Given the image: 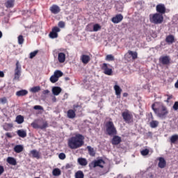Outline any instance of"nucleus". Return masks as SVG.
<instances>
[{
	"label": "nucleus",
	"instance_id": "f257e3e1",
	"mask_svg": "<svg viewBox=\"0 0 178 178\" xmlns=\"http://www.w3.org/2000/svg\"><path fill=\"white\" fill-rule=\"evenodd\" d=\"M84 145V136L77 134L68 140V147L71 149H77Z\"/></svg>",
	"mask_w": 178,
	"mask_h": 178
},
{
	"label": "nucleus",
	"instance_id": "f03ea898",
	"mask_svg": "<svg viewBox=\"0 0 178 178\" xmlns=\"http://www.w3.org/2000/svg\"><path fill=\"white\" fill-rule=\"evenodd\" d=\"M152 109L159 119H166L169 115V110L165 105H160L156 107V103L152 105Z\"/></svg>",
	"mask_w": 178,
	"mask_h": 178
},
{
	"label": "nucleus",
	"instance_id": "7ed1b4c3",
	"mask_svg": "<svg viewBox=\"0 0 178 178\" xmlns=\"http://www.w3.org/2000/svg\"><path fill=\"white\" fill-rule=\"evenodd\" d=\"M106 131L108 136H116L118 134V130L116 129V127H115V124L112 121H108L105 124Z\"/></svg>",
	"mask_w": 178,
	"mask_h": 178
},
{
	"label": "nucleus",
	"instance_id": "20e7f679",
	"mask_svg": "<svg viewBox=\"0 0 178 178\" xmlns=\"http://www.w3.org/2000/svg\"><path fill=\"white\" fill-rule=\"evenodd\" d=\"M149 22L154 24H161L163 22V15L158 13L150 14Z\"/></svg>",
	"mask_w": 178,
	"mask_h": 178
},
{
	"label": "nucleus",
	"instance_id": "39448f33",
	"mask_svg": "<svg viewBox=\"0 0 178 178\" xmlns=\"http://www.w3.org/2000/svg\"><path fill=\"white\" fill-rule=\"evenodd\" d=\"M122 119L124 120V122L125 123H133L134 122V118L133 114L130 113L128 110H126L125 111L122 113Z\"/></svg>",
	"mask_w": 178,
	"mask_h": 178
},
{
	"label": "nucleus",
	"instance_id": "423d86ee",
	"mask_svg": "<svg viewBox=\"0 0 178 178\" xmlns=\"http://www.w3.org/2000/svg\"><path fill=\"white\" fill-rule=\"evenodd\" d=\"M14 80H20V76H22V65L19 60H17L15 64V69L14 70Z\"/></svg>",
	"mask_w": 178,
	"mask_h": 178
},
{
	"label": "nucleus",
	"instance_id": "0eeeda50",
	"mask_svg": "<svg viewBox=\"0 0 178 178\" xmlns=\"http://www.w3.org/2000/svg\"><path fill=\"white\" fill-rule=\"evenodd\" d=\"M105 165V161L104 160L102 159L95 160L89 164V168L90 169L97 168V166H99V168H104V165Z\"/></svg>",
	"mask_w": 178,
	"mask_h": 178
},
{
	"label": "nucleus",
	"instance_id": "6e6552de",
	"mask_svg": "<svg viewBox=\"0 0 178 178\" xmlns=\"http://www.w3.org/2000/svg\"><path fill=\"white\" fill-rule=\"evenodd\" d=\"M60 32V29L58 26L52 28L51 31L49 34V38H58V33Z\"/></svg>",
	"mask_w": 178,
	"mask_h": 178
},
{
	"label": "nucleus",
	"instance_id": "1a4fd4ad",
	"mask_svg": "<svg viewBox=\"0 0 178 178\" xmlns=\"http://www.w3.org/2000/svg\"><path fill=\"white\" fill-rule=\"evenodd\" d=\"M102 70H103V73L106 74L107 76H112L113 71H112V68L108 67V64L103 63L102 65Z\"/></svg>",
	"mask_w": 178,
	"mask_h": 178
},
{
	"label": "nucleus",
	"instance_id": "9d476101",
	"mask_svg": "<svg viewBox=\"0 0 178 178\" xmlns=\"http://www.w3.org/2000/svg\"><path fill=\"white\" fill-rule=\"evenodd\" d=\"M127 59H130L131 58L133 60H136L138 58V53L137 51H133L131 50H129L127 53L125 54Z\"/></svg>",
	"mask_w": 178,
	"mask_h": 178
},
{
	"label": "nucleus",
	"instance_id": "9b49d317",
	"mask_svg": "<svg viewBox=\"0 0 178 178\" xmlns=\"http://www.w3.org/2000/svg\"><path fill=\"white\" fill-rule=\"evenodd\" d=\"M156 10L157 13L160 15H165L166 13V7L163 3H159L156 6Z\"/></svg>",
	"mask_w": 178,
	"mask_h": 178
},
{
	"label": "nucleus",
	"instance_id": "f8f14e48",
	"mask_svg": "<svg viewBox=\"0 0 178 178\" xmlns=\"http://www.w3.org/2000/svg\"><path fill=\"white\" fill-rule=\"evenodd\" d=\"M31 126L33 128V129H40V130H44V129H47V127H48V122H44L42 125H39L38 124H37L36 122H32L31 124Z\"/></svg>",
	"mask_w": 178,
	"mask_h": 178
},
{
	"label": "nucleus",
	"instance_id": "ddd939ff",
	"mask_svg": "<svg viewBox=\"0 0 178 178\" xmlns=\"http://www.w3.org/2000/svg\"><path fill=\"white\" fill-rule=\"evenodd\" d=\"M159 62L161 65H170V57L169 56H163L159 58Z\"/></svg>",
	"mask_w": 178,
	"mask_h": 178
},
{
	"label": "nucleus",
	"instance_id": "4468645a",
	"mask_svg": "<svg viewBox=\"0 0 178 178\" xmlns=\"http://www.w3.org/2000/svg\"><path fill=\"white\" fill-rule=\"evenodd\" d=\"M120 143H122V137L118 135H113V137L111 140V144H113V145H119Z\"/></svg>",
	"mask_w": 178,
	"mask_h": 178
},
{
	"label": "nucleus",
	"instance_id": "2eb2a0df",
	"mask_svg": "<svg viewBox=\"0 0 178 178\" xmlns=\"http://www.w3.org/2000/svg\"><path fill=\"white\" fill-rule=\"evenodd\" d=\"M122 20H123V15L122 14H118L111 19V22L115 24H118V23H120Z\"/></svg>",
	"mask_w": 178,
	"mask_h": 178
},
{
	"label": "nucleus",
	"instance_id": "dca6fc26",
	"mask_svg": "<svg viewBox=\"0 0 178 178\" xmlns=\"http://www.w3.org/2000/svg\"><path fill=\"white\" fill-rule=\"evenodd\" d=\"M80 59L83 65H87L91 60L90 56L86 54L81 55Z\"/></svg>",
	"mask_w": 178,
	"mask_h": 178
},
{
	"label": "nucleus",
	"instance_id": "f3484780",
	"mask_svg": "<svg viewBox=\"0 0 178 178\" xmlns=\"http://www.w3.org/2000/svg\"><path fill=\"white\" fill-rule=\"evenodd\" d=\"M113 89L115 91V95L117 96V98H120L122 91V88H120V86H119V85H115Z\"/></svg>",
	"mask_w": 178,
	"mask_h": 178
},
{
	"label": "nucleus",
	"instance_id": "a211bd4d",
	"mask_svg": "<svg viewBox=\"0 0 178 178\" xmlns=\"http://www.w3.org/2000/svg\"><path fill=\"white\" fill-rule=\"evenodd\" d=\"M50 11L54 15H58V13H59V12H60V8L56 5H53L50 8Z\"/></svg>",
	"mask_w": 178,
	"mask_h": 178
},
{
	"label": "nucleus",
	"instance_id": "6ab92c4d",
	"mask_svg": "<svg viewBox=\"0 0 178 178\" xmlns=\"http://www.w3.org/2000/svg\"><path fill=\"white\" fill-rule=\"evenodd\" d=\"M58 60L60 63H65V60H66V54L63 52L58 53Z\"/></svg>",
	"mask_w": 178,
	"mask_h": 178
},
{
	"label": "nucleus",
	"instance_id": "aec40b11",
	"mask_svg": "<svg viewBox=\"0 0 178 178\" xmlns=\"http://www.w3.org/2000/svg\"><path fill=\"white\" fill-rule=\"evenodd\" d=\"M159 161L158 164L159 168H160L161 169H163V168L166 166V161L163 157H160L159 159Z\"/></svg>",
	"mask_w": 178,
	"mask_h": 178
},
{
	"label": "nucleus",
	"instance_id": "412c9836",
	"mask_svg": "<svg viewBox=\"0 0 178 178\" xmlns=\"http://www.w3.org/2000/svg\"><path fill=\"white\" fill-rule=\"evenodd\" d=\"M62 92V88L59 86H54L52 88V93L54 95H59Z\"/></svg>",
	"mask_w": 178,
	"mask_h": 178
},
{
	"label": "nucleus",
	"instance_id": "4be33fe9",
	"mask_svg": "<svg viewBox=\"0 0 178 178\" xmlns=\"http://www.w3.org/2000/svg\"><path fill=\"white\" fill-rule=\"evenodd\" d=\"M67 115L69 119H74L76 118V111L72 109H70L67 112Z\"/></svg>",
	"mask_w": 178,
	"mask_h": 178
},
{
	"label": "nucleus",
	"instance_id": "5701e85b",
	"mask_svg": "<svg viewBox=\"0 0 178 178\" xmlns=\"http://www.w3.org/2000/svg\"><path fill=\"white\" fill-rule=\"evenodd\" d=\"M78 163L81 165V166H87L88 164V161L85 158L80 157L78 159Z\"/></svg>",
	"mask_w": 178,
	"mask_h": 178
},
{
	"label": "nucleus",
	"instance_id": "b1692460",
	"mask_svg": "<svg viewBox=\"0 0 178 178\" xmlns=\"http://www.w3.org/2000/svg\"><path fill=\"white\" fill-rule=\"evenodd\" d=\"M17 134L22 138H25V137H27V132L23 129H19L17 131Z\"/></svg>",
	"mask_w": 178,
	"mask_h": 178
},
{
	"label": "nucleus",
	"instance_id": "393cba45",
	"mask_svg": "<svg viewBox=\"0 0 178 178\" xmlns=\"http://www.w3.org/2000/svg\"><path fill=\"white\" fill-rule=\"evenodd\" d=\"M7 162L9 165H12L13 166H16V165H17V161H16V159L13 157H8Z\"/></svg>",
	"mask_w": 178,
	"mask_h": 178
},
{
	"label": "nucleus",
	"instance_id": "a878e982",
	"mask_svg": "<svg viewBox=\"0 0 178 178\" xmlns=\"http://www.w3.org/2000/svg\"><path fill=\"white\" fill-rule=\"evenodd\" d=\"M29 94V91L27 90H21L16 92L17 97H24Z\"/></svg>",
	"mask_w": 178,
	"mask_h": 178
},
{
	"label": "nucleus",
	"instance_id": "bb28decb",
	"mask_svg": "<svg viewBox=\"0 0 178 178\" xmlns=\"http://www.w3.org/2000/svg\"><path fill=\"white\" fill-rule=\"evenodd\" d=\"M170 144H176L178 143V134H174L170 137Z\"/></svg>",
	"mask_w": 178,
	"mask_h": 178
},
{
	"label": "nucleus",
	"instance_id": "cd10ccee",
	"mask_svg": "<svg viewBox=\"0 0 178 178\" xmlns=\"http://www.w3.org/2000/svg\"><path fill=\"white\" fill-rule=\"evenodd\" d=\"M167 44H173L175 42V36L173 35H169L165 38Z\"/></svg>",
	"mask_w": 178,
	"mask_h": 178
},
{
	"label": "nucleus",
	"instance_id": "c85d7f7f",
	"mask_svg": "<svg viewBox=\"0 0 178 178\" xmlns=\"http://www.w3.org/2000/svg\"><path fill=\"white\" fill-rule=\"evenodd\" d=\"M23 149H24V147H23V145H17L14 147V151L17 154H20V152H22Z\"/></svg>",
	"mask_w": 178,
	"mask_h": 178
},
{
	"label": "nucleus",
	"instance_id": "c756f323",
	"mask_svg": "<svg viewBox=\"0 0 178 178\" xmlns=\"http://www.w3.org/2000/svg\"><path fill=\"white\" fill-rule=\"evenodd\" d=\"M149 126L152 129H156L159 126V122L157 120H152V122H149Z\"/></svg>",
	"mask_w": 178,
	"mask_h": 178
},
{
	"label": "nucleus",
	"instance_id": "7c9ffc66",
	"mask_svg": "<svg viewBox=\"0 0 178 178\" xmlns=\"http://www.w3.org/2000/svg\"><path fill=\"white\" fill-rule=\"evenodd\" d=\"M5 6L8 8L15 6V0H7L5 3Z\"/></svg>",
	"mask_w": 178,
	"mask_h": 178
},
{
	"label": "nucleus",
	"instance_id": "2f4dec72",
	"mask_svg": "<svg viewBox=\"0 0 178 178\" xmlns=\"http://www.w3.org/2000/svg\"><path fill=\"white\" fill-rule=\"evenodd\" d=\"M31 154L33 158L36 159H40V152L35 149L31 150Z\"/></svg>",
	"mask_w": 178,
	"mask_h": 178
},
{
	"label": "nucleus",
	"instance_id": "473e14b6",
	"mask_svg": "<svg viewBox=\"0 0 178 178\" xmlns=\"http://www.w3.org/2000/svg\"><path fill=\"white\" fill-rule=\"evenodd\" d=\"M15 122H17V123H18V124H22V123H23V122H24V117H23L22 115H17L16 117Z\"/></svg>",
	"mask_w": 178,
	"mask_h": 178
},
{
	"label": "nucleus",
	"instance_id": "72a5a7b5",
	"mask_svg": "<svg viewBox=\"0 0 178 178\" xmlns=\"http://www.w3.org/2000/svg\"><path fill=\"white\" fill-rule=\"evenodd\" d=\"M61 174H62V172L59 168H54L52 171L53 176H60Z\"/></svg>",
	"mask_w": 178,
	"mask_h": 178
},
{
	"label": "nucleus",
	"instance_id": "f704fd0d",
	"mask_svg": "<svg viewBox=\"0 0 178 178\" xmlns=\"http://www.w3.org/2000/svg\"><path fill=\"white\" fill-rule=\"evenodd\" d=\"M30 91H31V92H33V93L39 92V91H41V87L34 86L31 88Z\"/></svg>",
	"mask_w": 178,
	"mask_h": 178
},
{
	"label": "nucleus",
	"instance_id": "c9c22d12",
	"mask_svg": "<svg viewBox=\"0 0 178 178\" xmlns=\"http://www.w3.org/2000/svg\"><path fill=\"white\" fill-rule=\"evenodd\" d=\"M89 155L90 156H95V152L94 151V148L91 147L90 146L87 147Z\"/></svg>",
	"mask_w": 178,
	"mask_h": 178
},
{
	"label": "nucleus",
	"instance_id": "e433bc0d",
	"mask_svg": "<svg viewBox=\"0 0 178 178\" xmlns=\"http://www.w3.org/2000/svg\"><path fill=\"white\" fill-rule=\"evenodd\" d=\"M75 178H84V173L81 170H79L75 173Z\"/></svg>",
	"mask_w": 178,
	"mask_h": 178
},
{
	"label": "nucleus",
	"instance_id": "4c0bfd02",
	"mask_svg": "<svg viewBox=\"0 0 178 178\" xmlns=\"http://www.w3.org/2000/svg\"><path fill=\"white\" fill-rule=\"evenodd\" d=\"M54 75L59 79V77H62V76H63V72L60 70H56Z\"/></svg>",
	"mask_w": 178,
	"mask_h": 178
},
{
	"label": "nucleus",
	"instance_id": "58836bf2",
	"mask_svg": "<svg viewBox=\"0 0 178 178\" xmlns=\"http://www.w3.org/2000/svg\"><path fill=\"white\" fill-rule=\"evenodd\" d=\"M106 60H107L108 62H112L113 60H115V56H113L112 54H108L106 56Z\"/></svg>",
	"mask_w": 178,
	"mask_h": 178
},
{
	"label": "nucleus",
	"instance_id": "ea45409f",
	"mask_svg": "<svg viewBox=\"0 0 178 178\" xmlns=\"http://www.w3.org/2000/svg\"><path fill=\"white\" fill-rule=\"evenodd\" d=\"M24 42V38L22 35H19L18 36V44L19 45H23V43Z\"/></svg>",
	"mask_w": 178,
	"mask_h": 178
},
{
	"label": "nucleus",
	"instance_id": "a19ab883",
	"mask_svg": "<svg viewBox=\"0 0 178 178\" xmlns=\"http://www.w3.org/2000/svg\"><path fill=\"white\" fill-rule=\"evenodd\" d=\"M102 29V26L99 24H95L94 26H93V31H99V30H101Z\"/></svg>",
	"mask_w": 178,
	"mask_h": 178
},
{
	"label": "nucleus",
	"instance_id": "79ce46f5",
	"mask_svg": "<svg viewBox=\"0 0 178 178\" xmlns=\"http://www.w3.org/2000/svg\"><path fill=\"white\" fill-rule=\"evenodd\" d=\"M37 54H38V50H35L33 52H31L29 54L30 59H33V58H35V56H37Z\"/></svg>",
	"mask_w": 178,
	"mask_h": 178
},
{
	"label": "nucleus",
	"instance_id": "37998d69",
	"mask_svg": "<svg viewBox=\"0 0 178 178\" xmlns=\"http://www.w3.org/2000/svg\"><path fill=\"white\" fill-rule=\"evenodd\" d=\"M141 155L145 156L149 154V150L148 149H145L140 152Z\"/></svg>",
	"mask_w": 178,
	"mask_h": 178
},
{
	"label": "nucleus",
	"instance_id": "c03bdc74",
	"mask_svg": "<svg viewBox=\"0 0 178 178\" xmlns=\"http://www.w3.org/2000/svg\"><path fill=\"white\" fill-rule=\"evenodd\" d=\"M59 79L56 78L54 74L50 77L51 83H56Z\"/></svg>",
	"mask_w": 178,
	"mask_h": 178
},
{
	"label": "nucleus",
	"instance_id": "a18cd8bd",
	"mask_svg": "<svg viewBox=\"0 0 178 178\" xmlns=\"http://www.w3.org/2000/svg\"><path fill=\"white\" fill-rule=\"evenodd\" d=\"M33 109H35V111H43L44 108H42V106H41L36 105L34 106Z\"/></svg>",
	"mask_w": 178,
	"mask_h": 178
},
{
	"label": "nucleus",
	"instance_id": "49530a36",
	"mask_svg": "<svg viewBox=\"0 0 178 178\" xmlns=\"http://www.w3.org/2000/svg\"><path fill=\"white\" fill-rule=\"evenodd\" d=\"M58 157L60 159H66V154H65V153H60L58 155Z\"/></svg>",
	"mask_w": 178,
	"mask_h": 178
},
{
	"label": "nucleus",
	"instance_id": "de8ad7c7",
	"mask_svg": "<svg viewBox=\"0 0 178 178\" xmlns=\"http://www.w3.org/2000/svg\"><path fill=\"white\" fill-rule=\"evenodd\" d=\"M0 102H1V104H5L8 102V99H6V97L1 98Z\"/></svg>",
	"mask_w": 178,
	"mask_h": 178
},
{
	"label": "nucleus",
	"instance_id": "09e8293b",
	"mask_svg": "<svg viewBox=\"0 0 178 178\" xmlns=\"http://www.w3.org/2000/svg\"><path fill=\"white\" fill-rule=\"evenodd\" d=\"M58 27H60V29H63V27H65V22L63 21L59 22Z\"/></svg>",
	"mask_w": 178,
	"mask_h": 178
},
{
	"label": "nucleus",
	"instance_id": "8fccbe9b",
	"mask_svg": "<svg viewBox=\"0 0 178 178\" xmlns=\"http://www.w3.org/2000/svg\"><path fill=\"white\" fill-rule=\"evenodd\" d=\"M172 108L175 111H178V102H175Z\"/></svg>",
	"mask_w": 178,
	"mask_h": 178
},
{
	"label": "nucleus",
	"instance_id": "3c124183",
	"mask_svg": "<svg viewBox=\"0 0 178 178\" xmlns=\"http://www.w3.org/2000/svg\"><path fill=\"white\" fill-rule=\"evenodd\" d=\"M5 172V168L2 165H0V176Z\"/></svg>",
	"mask_w": 178,
	"mask_h": 178
},
{
	"label": "nucleus",
	"instance_id": "603ef678",
	"mask_svg": "<svg viewBox=\"0 0 178 178\" xmlns=\"http://www.w3.org/2000/svg\"><path fill=\"white\" fill-rule=\"evenodd\" d=\"M167 100L165 101V102H169V101H170V99H172V98H173V96L172 95H167Z\"/></svg>",
	"mask_w": 178,
	"mask_h": 178
},
{
	"label": "nucleus",
	"instance_id": "864d4df0",
	"mask_svg": "<svg viewBox=\"0 0 178 178\" xmlns=\"http://www.w3.org/2000/svg\"><path fill=\"white\" fill-rule=\"evenodd\" d=\"M6 136L8 137V138H12V137H13V136H12V134H10V132L6 133Z\"/></svg>",
	"mask_w": 178,
	"mask_h": 178
},
{
	"label": "nucleus",
	"instance_id": "5fc2aeb1",
	"mask_svg": "<svg viewBox=\"0 0 178 178\" xmlns=\"http://www.w3.org/2000/svg\"><path fill=\"white\" fill-rule=\"evenodd\" d=\"M47 94H49V90H44L42 91V95H47Z\"/></svg>",
	"mask_w": 178,
	"mask_h": 178
},
{
	"label": "nucleus",
	"instance_id": "6e6d98bb",
	"mask_svg": "<svg viewBox=\"0 0 178 178\" xmlns=\"http://www.w3.org/2000/svg\"><path fill=\"white\" fill-rule=\"evenodd\" d=\"M149 116L150 117L151 120H154V115H152V113H149Z\"/></svg>",
	"mask_w": 178,
	"mask_h": 178
},
{
	"label": "nucleus",
	"instance_id": "4d7b16f0",
	"mask_svg": "<svg viewBox=\"0 0 178 178\" xmlns=\"http://www.w3.org/2000/svg\"><path fill=\"white\" fill-rule=\"evenodd\" d=\"M0 77H5V74L2 71H0Z\"/></svg>",
	"mask_w": 178,
	"mask_h": 178
},
{
	"label": "nucleus",
	"instance_id": "13d9d810",
	"mask_svg": "<svg viewBox=\"0 0 178 178\" xmlns=\"http://www.w3.org/2000/svg\"><path fill=\"white\" fill-rule=\"evenodd\" d=\"M6 126L8 127L12 128V127H13V124H6Z\"/></svg>",
	"mask_w": 178,
	"mask_h": 178
},
{
	"label": "nucleus",
	"instance_id": "bf43d9fd",
	"mask_svg": "<svg viewBox=\"0 0 178 178\" xmlns=\"http://www.w3.org/2000/svg\"><path fill=\"white\" fill-rule=\"evenodd\" d=\"M129 94L127 92L123 93V97H128Z\"/></svg>",
	"mask_w": 178,
	"mask_h": 178
},
{
	"label": "nucleus",
	"instance_id": "052dcab7",
	"mask_svg": "<svg viewBox=\"0 0 178 178\" xmlns=\"http://www.w3.org/2000/svg\"><path fill=\"white\" fill-rule=\"evenodd\" d=\"M0 38H2V32L0 31Z\"/></svg>",
	"mask_w": 178,
	"mask_h": 178
},
{
	"label": "nucleus",
	"instance_id": "680f3d73",
	"mask_svg": "<svg viewBox=\"0 0 178 178\" xmlns=\"http://www.w3.org/2000/svg\"><path fill=\"white\" fill-rule=\"evenodd\" d=\"M65 79L66 81L70 80V79L69 77H65Z\"/></svg>",
	"mask_w": 178,
	"mask_h": 178
}]
</instances>
